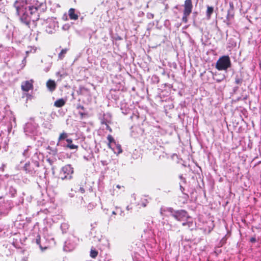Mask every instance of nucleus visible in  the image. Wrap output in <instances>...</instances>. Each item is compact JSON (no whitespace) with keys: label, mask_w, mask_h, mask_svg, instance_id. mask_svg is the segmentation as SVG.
<instances>
[{"label":"nucleus","mask_w":261,"mask_h":261,"mask_svg":"<svg viewBox=\"0 0 261 261\" xmlns=\"http://www.w3.org/2000/svg\"><path fill=\"white\" fill-rule=\"evenodd\" d=\"M41 3L37 0H16L13 7L20 21L28 25L31 21L35 22L39 19L38 9Z\"/></svg>","instance_id":"nucleus-1"},{"label":"nucleus","mask_w":261,"mask_h":261,"mask_svg":"<svg viewBox=\"0 0 261 261\" xmlns=\"http://www.w3.org/2000/svg\"><path fill=\"white\" fill-rule=\"evenodd\" d=\"M169 213L170 215L176 220L179 221H184L182 225L188 228L194 226V223L192 218L190 217L187 212L184 210L174 211L171 207L161 208V214L163 215L165 213Z\"/></svg>","instance_id":"nucleus-2"},{"label":"nucleus","mask_w":261,"mask_h":261,"mask_svg":"<svg viewBox=\"0 0 261 261\" xmlns=\"http://www.w3.org/2000/svg\"><path fill=\"white\" fill-rule=\"evenodd\" d=\"M39 164L37 161H32L27 163L24 166L25 171L32 176H38L39 174Z\"/></svg>","instance_id":"nucleus-3"},{"label":"nucleus","mask_w":261,"mask_h":261,"mask_svg":"<svg viewBox=\"0 0 261 261\" xmlns=\"http://www.w3.org/2000/svg\"><path fill=\"white\" fill-rule=\"evenodd\" d=\"M231 66V61L228 56L220 57L217 61L216 68L218 70H225Z\"/></svg>","instance_id":"nucleus-4"},{"label":"nucleus","mask_w":261,"mask_h":261,"mask_svg":"<svg viewBox=\"0 0 261 261\" xmlns=\"http://www.w3.org/2000/svg\"><path fill=\"white\" fill-rule=\"evenodd\" d=\"M73 168L70 165H66L63 167L60 172V178L62 179H70L72 177Z\"/></svg>","instance_id":"nucleus-5"},{"label":"nucleus","mask_w":261,"mask_h":261,"mask_svg":"<svg viewBox=\"0 0 261 261\" xmlns=\"http://www.w3.org/2000/svg\"><path fill=\"white\" fill-rule=\"evenodd\" d=\"M184 10L183 12V16L182 18V22L187 23L188 22V17L192 12L193 5L191 0H186L184 5Z\"/></svg>","instance_id":"nucleus-6"},{"label":"nucleus","mask_w":261,"mask_h":261,"mask_svg":"<svg viewBox=\"0 0 261 261\" xmlns=\"http://www.w3.org/2000/svg\"><path fill=\"white\" fill-rule=\"evenodd\" d=\"M46 31L49 34L53 33L58 27V22L53 18H48L45 22Z\"/></svg>","instance_id":"nucleus-7"},{"label":"nucleus","mask_w":261,"mask_h":261,"mask_svg":"<svg viewBox=\"0 0 261 261\" xmlns=\"http://www.w3.org/2000/svg\"><path fill=\"white\" fill-rule=\"evenodd\" d=\"M37 126V124L34 121H31L27 123L24 127V131L26 135H34L36 132Z\"/></svg>","instance_id":"nucleus-8"},{"label":"nucleus","mask_w":261,"mask_h":261,"mask_svg":"<svg viewBox=\"0 0 261 261\" xmlns=\"http://www.w3.org/2000/svg\"><path fill=\"white\" fill-rule=\"evenodd\" d=\"M33 80L26 81L21 83V89L25 92H28L33 88Z\"/></svg>","instance_id":"nucleus-9"},{"label":"nucleus","mask_w":261,"mask_h":261,"mask_svg":"<svg viewBox=\"0 0 261 261\" xmlns=\"http://www.w3.org/2000/svg\"><path fill=\"white\" fill-rule=\"evenodd\" d=\"M67 139H69L68 138V134L66 133L63 132L59 136L57 144V146H65V141L66 142Z\"/></svg>","instance_id":"nucleus-10"},{"label":"nucleus","mask_w":261,"mask_h":261,"mask_svg":"<svg viewBox=\"0 0 261 261\" xmlns=\"http://www.w3.org/2000/svg\"><path fill=\"white\" fill-rule=\"evenodd\" d=\"M61 146L63 147L64 148H69L71 150H77L79 147L78 145L73 144L71 139H67L66 142L65 143V146Z\"/></svg>","instance_id":"nucleus-11"},{"label":"nucleus","mask_w":261,"mask_h":261,"mask_svg":"<svg viewBox=\"0 0 261 261\" xmlns=\"http://www.w3.org/2000/svg\"><path fill=\"white\" fill-rule=\"evenodd\" d=\"M46 86L50 91L53 92L56 88V84L54 81L49 80L46 83Z\"/></svg>","instance_id":"nucleus-12"},{"label":"nucleus","mask_w":261,"mask_h":261,"mask_svg":"<svg viewBox=\"0 0 261 261\" xmlns=\"http://www.w3.org/2000/svg\"><path fill=\"white\" fill-rule=\"evenodd\" d=\"M109 148H111L115 153L119 154L122 152L121 145L117 144L116 142L115 143V144H113V145H112V147Z\"/></svg>","instance_id":"nucleus-13"},{"label":"nucleus","mask_w":261,"mask_h":261,"mask_svg":"<svg viewBox=\"0 0 261 261\" xmlns=\"http://www.w3.org/2000/svg\"><path fill=\"white\" fill-rule=\"evenodd\" d=\"M71 191H74L75 192H80L81 193H84L85 192V190L84 188V185H81L77 183L76 185H75L74 189L71 188Z\"/></svg>","instance_id":"nucleus-14"},{"label":"nucleus","mask_w":261,"mask_h":261,"mask_svg":"<svg viewBox=\"0 0 261 261\" xmlns=\"http://www.w3.org/2000/svg\"><path fill=\"white\" fill-rule=\"evenodd\" d=\"M68 15L70 19L76 20L78 19V15L75 13V9L70 8L68 11Z\"/></svg>","instance_id":"nucleus-15"},{"label":"nucleus","mask_w":261,"mask_h":261,"mask_svg":"<svg viewBox=\"0 0 261 261\" xmlns=\"http://www.w3.org/2000/svg\"><path fill=\"white\" fill-rule=\"evenodd\" d=\"M66 102L65 100H64L63 98H60L58 100H57L55 103L54 106L57 108H60L63 107L65 105Z\"/></svg>","instance_id":"nucleus-16"},{"label":"nucleus","mask_w":261,"mask_h":261,"mask_svg":"<svg viewBox=\"0 0 261 261\" xmlns=\"http://www.w3.org/2000/svg\"><path fill=\"white\" fill-rule=\"evenodd\" d=\"M107 139L109 141V143L108 144L109 147H112V145H113V144H115V143H116L113 137L111 135H109L107 137Z\"/></svg>","instance_id":"nucleus-17"},{"label":"nucleus","mask_w":261,"mask_h":261,"mask_svg":"<svg viewBox=\"0 0 261 261\" xmlns=\"http://www.w3.org/2000/svg\"><path fill=\"white\" fill-rule=\"evenodd\" d=\"M8 194L12 197H15L16 194V190L13 186H10L9 188Z\"/></svg>","instance_id":"nucleus-18"},{"label":"nucleus","mask_w":261,"mask_h":261,"mask_svg":"<svg viewBox=\"0 0 261 261\" xmlns=\"http://www.w3.org/2000/svg\"><path fill=\"white\" fill-rule=\"evenodd\" d=\"M214 8L213 7L207 6L206 10V17L208 19H210L211 17V15L213 13Z\"/></svg>","instance_id":"nucleus-19"},{"label":"nucleus","mask_w":261,"mask_h":261,"mask_svg":"<svg viewBox=\"0 0 261 261\" xmlns=\"http://www.w3.org/2000/svg\"><path fill=\"white\" fill-rule=\"evenodd\" d=\"M68 50V48H65L61 50V52L58 55V58L60 60H62L66 54L67 53V51Z\"/></svg>","instance_id":"nucleus-20"},{"label":"nucleus","mask_w":261,"mask_h":261,"mask_svg":"<svg viewBox=\"0 0 261 261\" xmlns=\"http://www.w3.org/2000/svg\"><path fill=\"white\" fill-rule=\"evenodd\" d=\"M69 225L66 223H63L61 225V229L62 230L63 233L66 232V230L68 229Z\"/></svg>","instance_id":"nucleus-21"},{"label":"nucleus","mask_w":261,"mask_h":261,"mask_svg":"<svg viewBox=\"0 0 261 261\" xmlns=\"http://www.w3.org/2000/svg\"><path fill=\"white\" fill-rule=\"evenodd\" d=\"M36 47L30 46L28 47V49L26 51V54L28 55L29 53H35L36 51Z\"/></svg>","instance_id":"nucleus-22"},{"label":"nucleus","mask_w":261,"mask_h":261,"mask_svg":"<svg viewBox=\"0 0 261 261\" xmlns=\"http://www.w3.org/2000/svg\"><path fill=\"white\" fill-rule=\"evenodd\" d=\"M97 254H98V252L97 251H96L95 250L91 249V250L90 251V256L92 258H95L97 256Z\"/></svg>","instance_id":"nucleus-23"},{"label":"nucleus","mask_w":261,"mask_h":261,"mask_svg":"<svg viewBox=\"0 0 261 261\" xmlns=\"http://www.w3.org/2000/svg\"><path fill=\"white\" fill-rule=\"evenodd\" d=\"M101 123L106 125V128L107 129L109 130L110 132H112L111 128L108 125V122H106L104 119L101 120Z\"/></svg>","instance_id":"nucleus-24"},{"label":"nucleus","mask_w":261,"mask_h":261,"mask_svg":"<svg viewBox=\"0 0 261 261\" xmlns=\"http://www.w3.org/2000/svg\"><path fill=\"white\" fill-rule=\"evenodd\" d=\"M242 82V79L239 77L238 76L236 77L235 79V83L236 84L239 85L241 84Z\"/></svg>","instance_id":"nucleus-25"},{"label":"nucleus","mask_w":261,"mask_h":261,"mask_svg":"<svg viewBox=\"0 0 261 261\" xmlns=\"http://www.w3.org/2000/svg\"><path fill=\"white\" fill-rule=\"evenodd\" d=\"M35 242L37 245L39 246L40 248L42 250V247L40 245V237L39 236H37V238L36 239Z\"/></svg>","instance_id":"nucleus-26"},{"label":"nucleus","mask_w":261,"mask_h":261,"mask_svg":"<svg viewBox=\"0 0 261 261\" xmlns=\"http://www.w3.org/2000/svg\"><path fill=\"white\" fill-rule=\"evenodd\" d=\"M225 78V76L224 75H222L221 77L220 78H217L216 77H214V79L217 82L219 83L223 81Z\"/></svg>","instance_id":"nucleus-27"},{"label":"nucleus","mask_w":261,"mask_h":261,"mask_svg":"<svg viewBox=\"0 0 261 261\" xmlns=\"http://www.w3.org/2000/svg\"><path fill=\"white\" fill-rule=\"evenodd\" d=\"M70 28V25L69 24H65L63 25L62 29L65 31L68 30Z\"/></svg>","instance_id":"nucleus-28"},{"label":"nucleus","mask_w":261,"mask_h":261,"mask_svg":"<svg viewBox=\"0 0 261 261\" xmlns=\"http://www.w3.org/2000/svg\"><path fill=\"white\" fill-rule=\"evenodd\" d=\"M233 17V15L231 14L230 11L228 10L227 15V19H229L230 18H232Z\"/></svg>","instance_id":"nucleus-29"},{"label":"nucleus","mask_w":261,"mask_h":261,"mask_svg":"<svg viewBox=\"0 0 261 261\" xmlns=\"http://www.w3.org/2000/svg\"><path fill=\"white\" fill-rule=\"evenodd\" d=\"M148 203V201L146 199H144L141 203V205L143 207H145Z\"/></svg>","instance_id":"nucleus-30"},{"label":"nucleus","mask_w":261,"mask_h":261,"mask_svg":"<svg viewBox=\"0 0 261 261\" xmlns=\"http://www.w3.org/2000/svg\"><path fill=\"white\" fill-rule=\"evenodd\" d=\"M29 148H30V146H28V148L24 150L23 153L24 156H28V151Z\"/></svg>","instance_id":"nucleus-31"},{"label":"nucleus","mask_w":261,"mask_h":261,"mask_svg":"<svg viewBox=\"0 0 261 261\" xmlns=\"http://www.w3.org/2000/svg\"><path fill=\"white\" fill-rule=\"evenodd\" d=\"M79 114L81 116V119H83L84 116V115H85V114L83 112H79Z\"/></svg>","instance_id":"nucleus-32"},{"label":"nucleus","mask_w":261,"mask_h":261,"mask_svg":"<svg viewBox=\"0 0 261 261\" xmlns=\"http://www.w3.org/2000/svg\"><path fill=\"white\" fill-rule=\"evenodd\" d=\"M179 177H180V178L181 180H182V181H183V182H186V179H185V178H184V177H182V175H180Z\"/></svg>","instance_id":"nucleus-33"},{"label":"nucleus","mask_w":261,"mask_h":261,"mask_svg":"<svg viewBox=\"0 0 261 261\" xmlns=\"http://www.w3.org/2000/svg\"><path fill=\"white\" fill-rule=\"evenodd\" d=\"M77 109H81V110H84V107H83V106H77Z\"/></svg>","instance_id":"nucleus-34"},{"label":"nucleus","mask_w":261,"mask_h":261,"mask_svg":"<svg viewBox=\"0 0 261 261\" xmlns=\"http://www.w3.org/2000/svg\"><path fill=\"white\" fill-rule=\"evenodd\" d=\"M256 241V239L255 238H252L250 239V242H255Z\"/></svg>","instance_id":"nucleus-35"},{"label":"nucleus","mask_w":261,"mask_h":261,"mask_svg":"<svg viewBox=\"0 0 261 261\" xmlns=\"http://www.w3.org/2000/svg\"><path fill=\"white\" fill-rule=\"evenodd\" d=\"M180 190L182 192L184 190V188L182 187V186L181 185H180Z\"/></svg>","instance_id":"nucleus-36"},{"label":"nucleus","mask_w":261,"mask_h":261,"mask_svg":"<svg viewBox=\"0 0 261 261\" xmlns=\"http://www.w3.org/2000/svg\"><path fill=\"white\" fill-rule=\"evenodd\" d=\"M166 225V226H169L168 228V230H170L171 229V226L170 225H168V224H167Z\"/></svg>","instance_id":"nucleus-37"},{"label":"nucleus","mask_w":261,"mask_h":261,"mask_svg":"<svg viewBox=\"0 0 261 261\" xmlns=\"http://www.w3.org/2000/svg\"><path fill=\"white\" fill-rule=\"evenodd\" d=\"M112 215H116V213L115 211H113Z\"/></svg>","instance_id":"nucleus-38"},{"label":"nucleus","mask_w":261,"mask_h":261,"mask_svg":"<svg viewBox=\"0 0 261 261\" xmlns=\"http://www.w3.org/2000/svg\"><path fill=\"white\" fill-rule=\"evenodd\" d=\"M116 187L118 189H120L121 188V186L120 185H118L116 186Z\"/></svg>","instance_id":"nucleus-39"},{"label":"nucleus","mask_w":261,"mask_h":261,"mask_svg":"<svg viewBox=\"0 0 261 261\" xmlns=\"http://www.w3.org/2000/svg\"><path fill=\"white\" fill-rule=\"evenodd\" d=\"M105 163H106V161H101V163L102 165H105Z\"/></svg>","instance_id":"nucleus-40"},{"label":"nucleus","mask_w":261,"mask_h":261,"mask_svg":"<svg viewBox=\"0 0 261 261\" xmlns=\"http://www.w3.org/2000/svg\"><path fill=\"white\" fill-rule=\"evenodd\" d=\"M3 171L4 170V165H3L2 167H1V168Z\"/></svg>","instance_id":"nucleus-41"},{"label":"nucleus","mask_w":261,"mask_h":261,"mask_svg":"<svg viewBox=\"0 0 261 261\" xmlns=\"http://www.w3.org/2000/svg\"><path fill=\"white\" fill-rule=\"evenodd\" d=\"M3 47L2 45V44H0V48H1V47Z\"/></svg>","instance_id":"nucleus-42"},{"label":"nucleus","mask_w":261,"mask_h":261,"mask_svg":"<svg viewBox=\"0 0 261 261\" xmlns=\"http://www.w3.org/2000/svg\"><path fill=\"white\" fill-rule=\"evenodd\" d=\"M151 15L152 18H153V14H151Z\"/></svg>","instance_id":"nucleus-43"},{"label":"nucleus","mask_w":261,"mask_h":261,"mask_svg":"<svg viewBox=\"0 0 261 261\" xmlns=\"http://www.w3.org/2000/svg\"><path fill=\"white\" fill-rule=\"evenodd\" d=\"M126 208H127V210H129L128 206H127Z\"/></svg>","instance_id":"nucleus-44"},{"label":"nucleus","mask_w":261,"mask_h":261,"mask_svg":"<svg viewBox=\"0 0 261 261\" xmlns=\"http://www.w3.org/2000/svg\"><path fill=\"white\" fill-rule=\"evenodd\" d=\"M25 60V58H24L23 62Z\"/></svg>","instance_id":"nucleus-45"},{"label":"nucleus","mask_w":261,"mask_h":261,"mask_svg":"<svg viewBox=\"0 0 261 261\" xmlns=\"http://www.w3.org/2000/svg\"><path fill=\"white\" fill-rule=\"evenodd\" d=\"M70 197H73V195L70 194Z\"/></svg>","instance_id":"nucleus-46"}]
</instances>
